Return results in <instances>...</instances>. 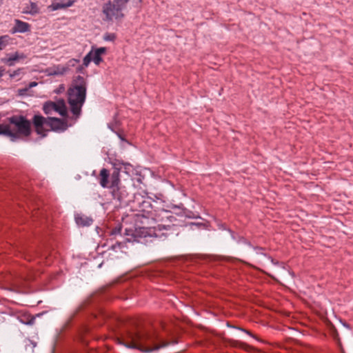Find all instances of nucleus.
Wrapping results in <instances>:
<instances>
[{
    "label": "nucleus",
    "mask_w": 353,
    "mask_h": 353,
    "mask_svg": "<svg viewBox=\"0 0 353 353\" xmlns=\"http://www.w3.org/2000/svg\"><path fill=\"white\" fill-rule=\"evenodd\" d=\"M122 343L127 347L138 349L143 352H151L168 345V343L154 331L136 330L126 333Z\"/></svg>",
    "instance_id": "f257e3e1"
},
{
    "label": "nucleus",
    "mask_w": 353,
    "mask_h": 353,
    "mask_svg": "<svg viewBox=\"0 0 353 353\" xmlns=\"http://www.w3.org/2000/svg\"><path fill=\"white\" fill-rule=\"evenodd\" d=\"M8 123L0 124V134L10 137L12 141L30 134V122L24 117L12 116L8 118Z\"/></svg>",
    "instance_id": "f03ea898"
},
{
    "label": "nucleus",
    "mask_w": 353,
    "mask_h": 353,
    "mask_svg": "<svg viewBox=\"0 0 353 353\" xmlns=\"http://www.w3.org/2000/svg\"><path fill=\"white\" fill-rule=\"evenodd\" d=\"M33 124L36 131L41 137L46 136V132L52 130L57 132H62L68 128L67 121L57 117H44L41 115H34L32 119Z\"/></svg>",
    "instance_id": "7ed1b4c3"
},
{
    "label": "nucleus",
    "mask_w": 353,
    "mask_h": 353,
    "mask_svg": "<svg viewBox=\"0 0 353 353\" xmlns=\"http://www.w3.org/2000/svg\"><path fill=\"white\" fill-rule=\"evenodd\" d=\"M99 182L101 187L109 188L114 199L121 200L122 199V187L121 185L120 175L117 171H113L112 174L106 168H102L99 175Z\"/></svg>",
    "instance_id": "20e7f679"
},
{
    "label": "nucleus",
    "mask_w": 353,
    "mask_h": 353,
    "mask_svg": "<svg viewBox=\"0 0 353 353\" xmlns=\"http://www.w3.org/2000/svg\"><path fill=\"white\" fill-rule=\"evenodd\" d=\"M68 102L74 115L80 114L81 107L85 99L86 88L84 84L77 85L68 90Z\"/></svg>",
    "instance_id": "39448f33"
},
{
    "label": "nucleus",
    "mask_w": 353,
    "mask_h": 353,
    "mask_svg": "<svg viewBox=\"0 0 353 353\" xmlns=\"http://www.w3.org/2000/svg\"><path fill=\"white\" fill-rule=\"evenodd\" d=\"M128 0H114L112 3H105L103 6V13L105 16V20L119 19L123 17L121 10Z\"/></svg>",
    "instance_id": "423d86ee"
},
{
    "label": "nucleus",
    "mask_w": 353,
    "mask_h": 353,
    "mask_svg": "<svg viewBox=\"0 0 353 353\" xmlns=\"http://www.w3.org/2000/svg\"><path fill=\"white\" fill-rule=\"evenodd\" d=\"M43 110L46 114H51L52 112H57L63 117L67 114V108L63 100L46 102L43 104Z\"/></svg>",
    "instance_id": "0eeeda50"
},
{
    "label": "nucleus",
    "mask_w": 353,
    "mask_h": 353,
    "mask_svg": "<svg viewBox=\"0 0 353 353\" xmlns=\"http://www.w3.org/2000/svg\"><path fill=\"white\" fill-rule=\"evenodd\" d=\"M74 2L75 0H60L59 1H54L50 6H48L47 8L50 11L65 9L73 6Z\"/></svg>",
    "instance_id": "6e6552de"
},
{
    "label": "nucleus",
    "mask_w": 353,
    "mask_h": 353,
    "mask_svg": "<svg viewBox=\"0 0 353 353\" xmlns=\"http://www.w3.org/2000/svg\"><path fill=\"white\" fill-rule=\"evenodd\" d=\"M14 23H15L14 26L12 29V33H15V32L24 33V32L30 31V26L28 23L22 21L19 19H15Z\"/></svg>",
    "instance_id": "1a4fd4ad"
},
{
    "label": "nucleus",
    "mask_w": 353,
    "mask_h": 353,
    "mask_svg": "<svg viewBox=\"0 0 353 353\" xmlns=\"http://www.w3.org/2000/svg\"><path fill=\"white\" fill-rule=\"evenodd\" d=\"M126 248V243H116L114 244H112L110 248L108 249L109 251V255H112L114 256L115 258L120 257L119 255H114L112 252L118 253L119 252H123V248Z\"/></svg>",
    "instance_id": "9d476101"
},
{
    "label": "nucleus",
    "mask_w": 353,
    "mask_h": 353,
    "mask_svg": "<svg viewBox=\"0 0 353 353\" xmlns=\"http://www.w3.org/2000/svg\"><path fill=\"white\" fill-rule=\"evenodd\" d=\"M75 221L79 226H89L92 223L93 220L85 215L77 214L75 216Z\"/></svg>",
    "instance_id": "9b49d317"
},
{
    "label": "nucleus",
    "mask_w": 353,
    "mask_h": 353,
    "mask_svg": "<svg viewBox=\"0 0 353 353\" xmlns=\"http://www.w3.org/2000/svg\"><path fill=\"white\" fill-rule=\"evenodd\" d=\"M23 13L35 15L39 13V8L34 2H30V4L26 5L23 10Z\"/></svg>",
    "instance_id": "f8f14e48"
},
{
    "label": "nucleus",
    "mask_w": 353,
    "mask_h": 353,
    "mask_svg": "<svg viewBox=\"0 0 353 353\" xmlns=\"http://www.w3.org/2000/svg\"><path fill=\"white\" fill-rule=\"evenodd\" d=\"M26 58V56L23 53L15 52L14 54L10 55V57L6 59V63L9 66H13L14 64V61H19L20 60H23Z\"/></svg>",
    "instance_id": "ddd939ff"
},
{
    "label": "nucleus",
    "mask_w": 353,
    "mask_h": 353,
    "mask_svg": "<svg viewBox=\"0 0 353 353\" xmlns=\"http://www.w3.org/2000/svg\"><path fill=\"white\" fill-rule=\"evenodd\" d=\"M106 52V48L104 47L97 48L94 51H92V61L95 64L99 65L101 61V55Z\"/></svg>",
    "instance_id": "4468645a"
},
{
    "label": "nucleus",
    "mask_w": 353,
    "mask_h": 353,
    "mask_svg": "<svg viewBox=\"0 0 353 353\" xmlns=\"http://www.w3.org/2000/svg\"><path fill=\"white\" fill-rule=\"evenodd\" d=\"M141 234L143 237L147 236H154L156 238L161 237L160 234H158L157 230L155 228H143L141 231Z\"/></svg>",
    "instance_id": "2eb2a0df"
},
{
    "label": "nucleus",
    "mask_w": 353,
    "mask_h": 353,
    "mask_svg": "<svg viewBox=\"0 0 353 353\" xmlns=\"http://www.w3.org/2000/svg\"><path fill=\"white\" fill-rule=\"evenodd\" d=\"M10 37L8 35H3L0 37V50L5 48L8 44Z\"/></svg>",
    "instance_id": "dca6fc26"
},
{
    "label": "nucleus",
    "mask_w": 353,
    "mask_h": 353,
    "mask_svg": "<svg viewBox=\"0 0 353 353\" xmlns=\"http://www.w3.org/2000/svg\"><path fill=\"white\" fill-rule=\"evenodd\" d=\"M112 165H113V168H114V170L113 171H117L118 172V174L120 175L119 172H120V170L122 168L123 165H125L124 163L119 161V160H115L114 161H113L112 163Z\"/></svg>",
    "instance_id": "f3484780"
},
{
    "label": "nucleus",
    "mask_w": 353,
    "mask_h": 353,
    "mask_svg": "<svg viewBox=\"0 0 353 353\" xmlns=\"http://www.w3.org/2000/svg\"><path fill=\"white\" fill-rule=\"evenodd\" d=\"M92 61V51L90 52L83 60V65L88 66L90 61Z\"/></svg>",
    "instance_id": "a211bd4d"
},
{
    "label": "nucleus",
    "mask_w": 353,
    "mask_h": 353,
    "mask_svg": "<svg viewBox=\"0 0 353 353\" xmlns=\"http://www.w3.org/2000/svg\"><path fill=\"white\" fill-rule=\"evenodd\" d=\"M234 343H235V344H236H236H237V343H239L241 347H242V348H243V349H245L246 350H248V349H250V348H251L249 345H248L247 344L243 343H239V342H237V341H235V342H234V343H233V345H234Z\"/></svg>",
    "instance_id": "6ab92c4d"
},
{
    "label": "nucleus",
    "mask_w": 353,
    "mask_h": 353,
    "mask_svg": "<svg viewBox=\"0 0 353 353\" xmlns=\"http://www.w3.org/2000/svg\"><path fill=\"white\" fill-rule=\"evenodd\" d=\"M28 90H29V89H28V87H26L24 88L19 89L18 93L19 95H25Z\"/></svg>",
    "instance_id": "aec40b11"
},
{
    "label": "nucleus",
    "mask_w": 353,
    "mask_h": 353,
    "mask_svg": "<svg viewBox=\"0 0 353 353\" xmlns=\"http://www.w3.org/2000/svg\"><path fill=\"white\" fill-rule=\"evenodd\" d=\"M115 38L114 35L113 34H108L104 36V39L105 41H112Z\"/></svg>",
    "instance_id": "412c9836"
},
{
    "label": "nucleus",
    "mask_w": 353,
    "mask_h": 353,
    "mask_svg": "<svg viewBox=\"0 0 353 353\" xmlns=\"http://www.w3.org/2000/svg\"><path fill=\"white\" fill-rule=\"evenodd\" d=\"M20 71H21V70H20V69H19V70H17L14 71L12 73H11V74H10V77H11V78H14V77H16V76L19 75V74H20Z\"/></svg>",
    "instance_id": "4be33fe9"
},
{
    "label": "nucleus",
    "mask_w": 353,
    "mask_h": 353,
    "mask_svg": "<svg viewBox=\"0 0 353 353\" xmlns=\"http://www.w3.org/2000/svg\"><path fill=\"white\" fill-rule=\"evenodd\" d=\"M37 84H38V83H37V82H35V81L30 82V83L28 84V85L27 86V87H28V89H30V88H34V87L37 86Z\"/></svg>",
    "instance_id": "5701e85b"
},
{
    "label": "nucleus",
    "mask_w": 353,
    "mask_h": 353,
    "mask_svg": "<svg viewBox=\"0 0 353 353\" xmlns=\"http://www.w3.org/2000/svg\"><path fill=\"white\" fill-rule=\"evenodd\" d=\"M242 331L245 332V333H247L249 335H251V333L248 331V330H245L244 329H241Z\"/></svg>",
    "instance_id": "b1692460"
}]
</instances>
